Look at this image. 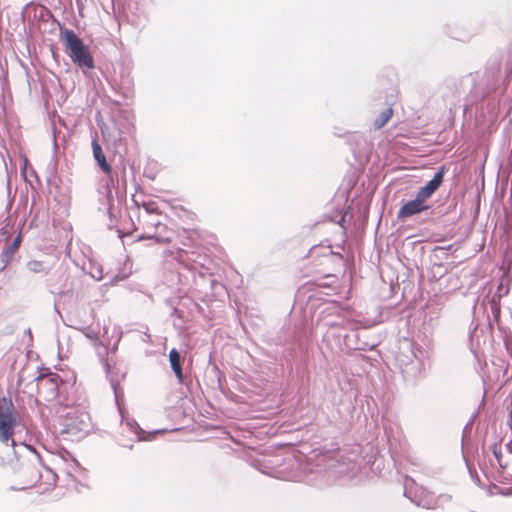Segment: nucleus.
I'll return each instance as SVG.
<instances>
[{
  "mask_svg": "<svg viewBox=\"0 0 512 512\" xmlns=\"http://www.w3.org/2000/svg\"><path fill=\"white\" fill-rule=\"evenodd\" d=\"M444 174L445 168L441 167L434 177L417 192L414 200H410L401 206L397 218L403 220L430 209V206L426 202L441 186Z\"/></svg>",
  "mask_w": 512,
  "mask_h": 512,
  "instance_id": "f257e3e1",
  "label": "nucleus"
},
{
  "mask_svg": "<svg viewBox=\"0 0 512 512\" xmlns=\"http://www.w3.org/2000/svg\"><path fill=\"white\" fill-rule=\"evenodd\" d=\"M62 38L66 48V52L74 64L79 67H86L88 69L94 68V60L89 52L88 47L77 36L73 30H64Z\"/></svg>",
  "mask_w": 512,
  "mask_h": 512,
  "instance_id": "f03ea898",
  "label": "nucleus"
},
{
  "mask_svg": "<svg viewBox=\"0 0 512 512\" xmlns=\"http://www.w3.org/2000/svg\"><path fill=\"white\" fill-rule=\"evenodd\" d=\"M18 425V414L12 401L8 398H0V441L15 446L13 440L14 429Z\"/></svg>",
  "mask_w": 512,
  "mask_h": 512,
  "instance_id": "7ed1b4c3",
  "label": "nucleus"
},
{
  "mask_svg": "<svg viewBox=\"0 0 512 512\" xmlns=\"http://www.w3.org/2000/svg\"><path fill=\"white\" fill-rule=\"evenodd\" d=\"M64 433L87 432L91 427V417L82 408H73L63 417Z\"/></svg>",
  "mask_w": 512,
  "mask_h": 512,
  "instance_id": "20e7f679",
  "label": "nucleus"
},
{
  "mask_svg": "<svg viewBox=\"0 0 512 512\" xmlns=\"http://www.w3.org/2000/svg\"><path fill=\"white\" fill-rule=\"evenodd\" d=\"M92 150H93V156L102 171L109 175L112 173V167L111 165L106 161V157L104 155V152L102 150V147L98 143L97 135L92 140Z\"/></svg>",
  "mask_w": 512,
  "mask_h": 512,
  "instance_id": "39448f33",
  "label": "nucleus"
},
{
  "mask_svg": "<svg viewBox=\"0 0 512 512\" xmlns=\"http://www.w3.org/2000/svg\"><path fill=\"white\" fill-rule=\"evenodd\" d=\"M169 360L171 367L179 380L180 383L183 382V372H182V366L180 362V354L176 349H172L169 353Z\"/></svg>",
  "mask_w": 512,
  "mask_h": 512,
  "instance_id": "423d86ee",
  "label": "nucleus"
},
{
  "mask_svg": "<svg viewBox=\"0 0 512 512\" xmlns=\"http://www.w3.org/2000/svg\"><path fill=\"white\" fill-rule=\"evenodd\" d=\"M393 116L392 107H388L385 109L375 120H374V128L380 129L382 128Z\"/></svg>",
  "mask_w": 512,
  "mask_h": 512,
  "instance_id": "0eeeda50",
  "label": "nucleus"
},
{
  "mask_svg": "<svg viewBox=\"0 0 512 512\" xmlns=\"http://www.w3.org/2000/svg\"><path fill=\"white\" fill-rule=\"evenodd\" d=\"M21 240H22L21 235H18L13 240L11 245L6 249V251L4 252V255H5L7 261H10L12 259V257L14 256V254L16 253V251L19 249Z\"/></svg>",
  "mask_w": 512,
  "mask_h": 512,
  "instance_id": "6e6552de",
  "label": "nucleus"
},
{
  "mask_svg": "<svg viewBox=\"0 0 512 512\" xmlns=\"http://www.w3.org/2000/svg\"><path fill=\"white\" fill-rule=\"evenodd\" d=\"M27 268L33 273H44L46 269L41 261L32 260L27 263Z\"/></svg>",
  "mask_w": 512,
  "mask_h": 512,
  "instance_id": "1a4fd4ad",
  "label": "nucleus"
},
{
  "mask_svg": "<svg viewBox=\"0 0 512 512\" xmlns=\"http://www.w3.org/2000/svg\"><path fill=\"white\" fill-rule=\"evenodd\" d=\"M142 207L149 214H161L158 204L155 201H147L142 203Z\"/></svg>",
  "mask_w": 512,
  "mask_h": 512,
  "instance_id": "9d476101",
  "label": "nucleus"
},
{
  "mask_svg": "<svg viewBox=\"0 0 512 512\" xmlns=\"http://www.w3.org/2000/svg\"><path fill=\"white\" fill-rule=\"evenodd\" d=\"M144 239H153L157 243H168L170 242V239L167 237H162L158 234H147V235H141L138 237V240H144Z\"/></svg>",
  "mask_w": 512,
  "mask_h": 512,
  "instance_id": "9b49d317",
  "label": "nucleus"
},
{
  "mask_svg": "<svg viewBox=\"0 0 512 512\" xmlns=\"http://www.w3.org/2000/svg\"><path fill=\"white\" fill-rule=\"evenodd\" d=\"M492 451H493V454L495 456V458L497 459V462L498 464L501 466V467H505L506 464L503 463V460H502V452H501V448L498 446V445H493L492 447Z\"/></svg>",
  "mask_w": 512,
  "mask_h": 512,
  "instance_id": "f8f14e48",
  "label": "nucleus"
},
{
  "mask_svg": "<svg viewBox=\"0 0 512 512\" xmlns=\"http://www.w3.org/2000/svg\"><path fill=\"white\" fill-rule=\"evenodd\" d=\"M43 382H49L50 385L53 386V389L55 391L57 390V380H56V378H54L52 376H48V377L42 378L40 380V383H43Z\"/></svg>",
  "mask_w": 512,
  "mask_h": 512,
  "instance_id": "ddd939ff",
  "label": "nucleus"
},
{
  "mask_svg": "<svg viewBox=\"0 0 512 512\" xmlns=\"http://www.w3.org/2000/svg\"><path fill=\"white\" fill-rule=\"evenodd\" d=\"M84 333H85V335H86L88 338H90V339H92V340H97V339H98V335H97V333H95L94 331H90L89 329H85V330H84Z\"/></svg>",
  "mask_w": 512,
  "mask_h": 512,
  "instance_id": "4468645a",
  "label": "nucleus"
},
{
  "mask_svg": "<svg viewBox=\"0 0 512 512\" xmlns=\"http://www.w3.org/2000/svg\"><path fill=\"white\" fill-rule=\"evenodd\" d=\"M160 227H161V228H163V229H166V228H167L164 224H162V223L158 222V223L156 224V228H160Z\"/></svg>",
  "mask_w": 512,
  "mask_h": 512,
  "instance_id": "2eb2a0df",
  "label": "nucleus"
}]
</instances>
